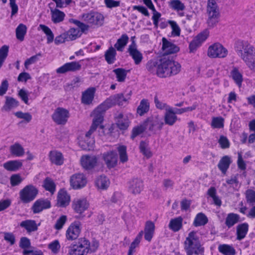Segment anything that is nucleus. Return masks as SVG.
<instances>
[{
    "instance_id": "nucleus-10",
    "label": "nucleus",
    "mask_w": 255,
    "mask_h": 255,
    "mask_svg": "<svg viewBox=\"0 0 255 255\" xmlns=\"http://www.w3.org/2000/svg\"><path fill=\"white\" fill-rule=\"evenodd\" d=\"M82 229V224L79 221H74L67 228L65 236L68 241H73L79 236Z\"/></svg>"
},
{
    "instance_id": "nucleus-13",
    "label": "nucleus",
    "mask_w": 255,
    "mask_h": 255,
    "mask_svg": "<svg viewBox=\"0 0 255 255\" xmlns=\"http://www.w3.org/2000/svg\"><path fill=\"white\" fill-rule=\"evenodd\" d=\"M143 181L138 178H133L128 182V191L133 194H139L143 189Z\"/></svg>"
},
{
    "instance_id": "nucleus-20",
    "label": "nucleus",
    "mask_w": 255,
    "mask_h": 255,
    "mask_svg": "<svg viewBox=\"0 0 255 255\" xmlns=\"http://www.w3.org/2000/svg\"><path fill=\"white\" fill-rule=\"evenodd\" d=\"M143 124L150 131H155L157 130H161L163 126V123L159 121L157 119L148 118L144 122Z\"/></svg>"
},
{
    "instance_id": "nucleus-59",
    "label": "nucleus",
    "mask_w": 255,
    "mask_h": 255,
    "mask_svg": "<svg viewBox=\"0 0 255 255\" xmlns=\"http://www.w3.org/2000/svg\"><path fill=\"white\" fill-rule=\"evenodd\" d=\"M169 24L172 29L171 34L174 36H178L180 34V28L177 22L174 20H168Z\"/></svg>"
},
{
    "instance_id": "nucleus-54",
    "label": "nucleus",
    "mask_w": 255,
    "mask_h": 255,
    "mask_svg": "<svg viewBox=\"0 0 255 255\" xmlns=\"http://www.w3.org/2000/svg\"><path fill=\"white\" fill-rule=\"evenodd\" d=\"M120 161L124 163L128 161V156L127 153V147L125 145H120L118 147Z\"/></svg>"
},
{
    "instance_id": "nucleus-14",
    "label": "nucleus",
    "mask_w": 255,
    "mask_h": 255,
    "mask_svg": "<svg viewBox=\"0 0 255 255\" xmlns=\"http://www.w3.org/2000/svg\"><path fill=\"white\" fill-rule=\"evenodd\" d=\"M115 124L121 130H126L129 126L130 121L127 117H124L121 112L114 114Z\"/></svg>"
},
{
    "instance_id": "nucleus-60",
    "label": "nucleus",
    "mask_w": 255,
    "mask_h": 255,
    "mask_svg": "<svg viewBox=\"0 0 255 255\" xmlns=\"http://www.w3.org/2000/svg\"><path fill=\"white\" fill-rule=\"evenodd\" d=\"M246 198L247 202L250 205H253L255 204V191L249 189L246 191Z\"/></svg>"
},
{
    "instance_id": "nucleus-40",
    "label": "nucleus",
    "mask_w": 255,
    "mask_h": 255,
    "mask_svg": "<svg viewBox=\"0 0 255 255\" xmlns=\"http://www.w3.org/2000/svg\"><path fill=\"white\" fill-rule=\"evenodd\" d=\"M130 93L128 96L125 97L123 93H119L114 95L113 98V104L118 106H123L124 103H127L129 99Z\"/></svg>"
},
{
    "instance_id": "nucleus-1",
    "label": "nucleus",
    "mask_w": 255,
    "mask_h": 255,
    "mask_svg": "<svg viewBox=\"0 0 255 255\" xmlns=\"http://www.w3.org/2000/svg\"><path fill=\"white\" fill-rule=\"evenodd\" d=\"M146 69L159 77L165 78L177 74L181 70V65L178 62L164 57L149 61Z\"/></svg>"
},
{
    "instance_id": "nucleus-30",
    "label": "nucleus",
    "mask_w": 255,
    "mask_h": 255,
    "mask_svg": "<svg viewBox=\"0 0 255 255\" xmlns=\"http://www.w3.org/2000/svg\"><path fill=\"white\" fill-rule=\"evenodd\" d=\"M232 163L231 157L225 155L222 157L218 164V167L224 174L226 173Z\"/></svg>"
},
{
    "instance_id": "nucleus-42",
    "label": "nucleus",
    "mask_w": 255,
    "mask_h": 255,
    "mask_svg": "<svg viewBox=\"0 0 255 255\" xmlns=\"http://www.w3.org/2000/svg\"><path fill=\"white\" fill-rule=\"evenodd\" d=\"M143 232L141 231L137 235L134 241L131 243L129 247L128 255H132L135 252V249L138 246L142 238Z\"/></svg>"
},
{
    "instance_id": "nucleus-55",
    "label": "nucleus",
    "mask_w": 255,
    "mask_h": 255,
    "mask_svg": "<svg viewBox=\"0 0 255 255\" xmlns=\"http://www.w3.org/2000/svg\"><path fill=\"white\" fill-rule=\"evenodd\" d=\"M169 6L176 11L183 10L185 6L180 0H171L169 3Z\"/></svg>"
},
{
    "instance_id": "nucleus-31",
    "label": "nucleus",
    "mask_w": 255,
    "mask_h": 255,
    "mask_svg": "<svg viewBox=\"0 0 255 255\" xmlns=\"http://www.w3.org/2000/svg\"><path fill=\"white\" fill-rule=\"evenodd\" d=\"M51 20L54 23L61 22L64 19L65 14L58 9H51L50 10Z\"/></svg>"
},
{
    "instance_id": "nucleus-57",
    "label": "nucleus",
    "mask_w": 255,
    "mask_h": 255,
    "mask_svg": "<svg viewBox=\"0 0 255 255\" xmlns=\"http://www.w3.org/2000/svg\"><path fill=\"white\" fill-rule=\"evenodd\" d=\"M61 246L58 240H55L48 245V249L54 254L58 253L60 251Z\"/></svg>"
},
{
    "instance_id": "nucleus-23",
    "label": "nucleus",
    "mask_w": 255,
    "mask_h": 255,
    "mask_svg": "<svg viewBox=\"0 0 255 255\" xmlns=\"http://www.w3.org/2000/svg\"><path fill=\"white\" fill-rule=\"evenodd\" d=\"M40 225V223L37 224L34 220L28 219L22 221L20 223L19 226L25 229L27 233L30 234L37 231Z\"/></svg>"
},
{
    "instance_id": "nucleus-37",
    "label": "nucleus",
    "mask_w": 255,
    "mask_h": 255,
    "mask_svg": "<svg viewBox=\"0 0 255 255\" xmlns=\"http://www.w3.org/2000/svg\"><path fill=\"white\" fill-rule=\"evenodd\" d=\"M149 110V103L148 100L143 99L140 102L139 105L136 109V113L140 116H143Z\"/></svg>"
},
{
    "instance_id": "nucleus-61",
    "label": "nucleus",
    "mask_w": 255,
    "mask_h": 255,
    "mask_svg": "<svg viewBox=\"0 0 255 255\" xmlns=\"http://www.w3.org/2000/svg\"><path fill=\"white\" fill-rule=\"evenodd\" d=\"M41 56V54L39 53L26 59L24 62V66L25 68L27 69L29 65L36 63L39 60V58Z\"/></svg>"
},
{
    "instance_id": "nucleus-49",
    "label": "nucleus",
    "mask_w": 255,
    "mask_h": 255,
    "mask_svg": "<svg viewBox=\"0 0 255 255\" xmlns=\"http://www.w3.org/2000/svg\"><path fill=\"white\" fill-rule=\"evenodd\" d=\"M148 141L141 140L139 146L140 152L147 158H149L152 156V153L148 148Z\"/></svg>"
},
{
    "instance_id": "nucleus-28",
    "label": "nucleus",
    "mask_w": 255,
    "mask_h": 255,
    "mask_svg": "<svg viewBox=\"0 0 255 255\" xmlns=\"http://www.w3.org/2000/svg\"><path fill=\"white\" fill-rule=\"evenodd\" d=\"M127 52L134 60L135 65L139 64L142 59L143 56L141 53L137 50V47H128Z\"/></svg>"
},
{
    "instance_id": "nucleus-19",
    "label": "nucleus",
    "mask_w": 255,
    "mask_h": 255,
    "mask_svg": "<svg viewBox=\"0 0 255 255\" xmlns=\"http://www.w3.org/2000/svg\"><path fill=\"white\" fill-rule=\"evenodd\" d=\"M208 33L204 31L198 34L190 42L189 44V50L190 52H193L198 47L201 46V44L207 38Z\"/></svg>"
},
{
    "instance_id": "nucleus-15",
    "label": "nucleus",
    "mask_w": 255,
    "mask_h": 255,
    "mask_svg": "<svg viewBox=\"0 0 255 255\" xmlns=\"http://www.w3.org/2000/svg\"><path fill=\"white\" fill-rule=\"evenodd\" d=\"M89 204L86 199L84 198L75 199L72 202V208L74 211L81 215L88 209Z\"/></svg>"
},
{
    "instance_id": "nucleus-26",
    "label": "nucleus",
    "mask_w": 255,
    "mask_h": 255,
    "mask_svg": "<svg viewBox=\"0 0 255 255\" xmlns=\"http://www.w3.org/2000/svg\"><path fill=\"white\" fill-rule=\"evenodd\" d=\"M249 230V224L247 223H244L239 224L236 227L237 240L241 241L244 239Z\"/></svg>"
},
{
    "instance_id": "nucleus-7",
    "label": "nucleus",
    "mask_w": 255,
    "mask_h": 255,
    "mask_svg": "<svg viewBox=\"0 0 255 255\" xmlns=\"http://www.w3.org/2000/svg\"><path fill=\"white\" fill-rule=\"evenodd\" d=\"M235 50L241 58L255 53V47L247 41H237L236 43Z\"/></svg>"
},
{
    "instance_id": "nucleus-53",
    "label": "nucleus",
    "mask_w": 255,
    "mask_h": 255,
    "mask_svg": "<svg viewBox=\"0 0 255 255\" xmlns=\"http://www.w3.org/2000/svg\"><path fill=\"white\" fill-rule=\"evenodd\" d=\"M146 129L143 123L140 125L135 126L131 130L130 138L134 139L135 137L142 133Z\"/></svg>"
},
{
    "instance_id": "nucleus-3",
    "label": "nucleus",
    "mask_w": 255,
    "mask_h": 255,
    "mask_svg": "<svg viewBox=\"0 0 255 255\" xmlns=\"http://www.w3.org/2000/svg\"><path fill=\"white\" fill-rule=\"evenodd\" d=\"M184 249L187 255H203L204 248L195 231L190 232L184 243Z\"/></svg>"
},
{
    "instance_id": "nucleus-4",
    "label": "nucleus",
    "mask_w": 255,
    "mask_h": 255,
    "mask_svg": "<svg viewBox=\"0 0 255 255\" xmlns=\"http://www.w3.org/2000/svg\"><path fill=\"white\" fill-rule=\"evenodd\" d=\"M89 248V241L85 238H80L69 247V255H87Z\"/></svg>"
},
{
    "instance_id": "nucleus-35",
    "label": "nucleus",
    "mask_w": 255,
    "mask_h": 255,
    "mask_svg": "<svg viewBox=\"0 0 255 255\" xmlns=\"http://www.w3.org/2000/svg\"><path fill=\"white\" fill-rule=\"evenodd\" d=\"M5 99V103L2 108V111H9L18 106V102L14 98L7 96Z\"/></svg>"
},
{
    "instance_id": "nucleus-17",
    "label": "nucleus",
    "mask_w": 255,
    "mask_h": 255,
    "mask_svg": "<svg viewBox=\"0 0 255 255\" xmlns=\"http://www.w3.org/2000/svg\"><path fill=\"white\" fill-rule=\"evenodd\" d=\"M80 161L84 168L90 170L97 165L98 158L95 155H85L81 157Z\"/></svg>"
},
{
    "instance_id": "nucleus-63",
    "label": "nucleus",
    "mask_w": 255,
    "mask_h": 255,
    "mask_svg": "<svg viewBox=\"0 0 255 255\" xmlns=\"http://www.w3.org/2000/svg\"><path fill=\"white\" fill-rule=\"evenodd\" d=\"M14 114L17 118L23 119L27 123L30 122L32 119V116L29 113L17 112Z\"/></svg>"
},
{
    "instance_id": "nucleus-11",
    "label": "nucleus",
    "mask_w": 255,
    "mask_h": 255,
    "mask_svg": "<svg viewBox=\"0 0 255 255\" xmlns=\"http://www.w3.org/2000/svg\"><path fill=\"white\" fill-rule=\"evenodd\" d=\"M227 54L228 50L219 43H216L209 46L208 50V55L212 58H224Z\"/></svg>"
},
{
    "instance_id": "nucleus-2",
    "label": "nucleus",
    "mask_w": 255,
    "mask_h": 255,
    "mask_svg": "<svg viewBox=\"0 0 255 255\" xmlns=\"http://www.w3.org/2000/svg\"><path fill=\"white\" fill-rule=\"evenodd\" d=\"M110 107L111 104L105 102L94 110V117L90 129L85 134L84 139L79 141V145L83 150H90L93 148L95 140L91 136L103 122L104 112Z\"/></svg>"
},
{
    "instance_id": "nucleus-45",
    "label": "nucleus",
    "mask_w": 255,
    "mask_h": 255,
    "mask_svg": "<svg viewBox=\"0 0 255 255\" xmlns=\"http://www.w3.org/2000/svg\"><path fill=\"white\" fill-rule=\"evenodd\" d=\"M22 166V163L18 160H12L6 162L3 165L4 168L9 171H15Z\"/></svg>"
},
{
    "instance_id": "nucleus-34",
    "label": "nucleus",
    "mask_w": 255,
    "mask_h": 255,
    "mask_svg": "<svg viewBox=\"0 0 255 255\" xmlns=\"http://www.w3.org/2000/svg\"><path fill=\"white\" fill-rule=\"evenodd\" d=\"M129 40V37L127 34H123L119 38L117 42L115 44V48L120 52H123L125 46L127 45Z\"/></svg>"
},
{
    "instance_id": "nucleus-38",
    "label": "nucleus",
    "mask_w": 255,
    "mask_h": 255,
    "mask_svg": "<svg viewBox=\"0 0 255 255\" xmlns=\"http://www.w3.org/2000/svg\"><path fill=\"white\" fill-rule=\"evenodd\" d=\"M240 220V216L238 214L231 213L227 215L225 220V225L229 228H231L237 224Z\"/></svg>"
},
{
    "instance_id": "nucleus-27",
    "label": "nucleus",
    "mask_w": 255,
    "mask_h": 255,
    "mask_svg": "<svg viewBox=\"0 0 255 255\" xmlns=\"http://www.w3.org/2000/svg\"><path fill=\"white\" fill-rule=\"evenodd\" d=\"M70 200V197L65 190L61 189L59 191L57 197V203L59 206H66L69 204Z\"/></svg>"
},
{
    "instance_id": "nucleus-36",
    "label": "nucleus",
    "mask_w": 255,
    "mask_h": 255,
    "mask_svg": "<svg viewBox=\"0 0 255 255\" xmlns=\"http://www.w3.org/2000/svg\"><path fill=\"white\" fill-rule=\"evenodd\" d=\"M10 153L15 157H21L24 154V149L19 143L16 142L9 147Z\"/></svg>"
},
{
    "instance_id": "nucleus-62",
    "label": "nucleus",
    "mask_w": 255,
    "mask_h": 255,
    "mask_svg": "<svg viewBox=\"0 0 255 255\" xmlns=\"http://www.w3.org/2000/svg\"><path fill=\"white\" fill-rule=\"evenodd\" d=\"M67 221V218L66 216H61L59 219H57L54 225V228L57 230H61L63 228L64 224L66 223Z\"/></svg>"
},
{
    "instance_id": "nucleus-29",
    "label": "nucleus",
    "mask_w": 255,
    "mask_h": 255,
    "mask_svg": "<svg viewBox=\"0 0 255 255\" xmlns=\"http://www.w3.org/2000/svg\"><path fill=\"white\" fill-rule=\"evenodd\" d=\"M50 160L52 163L57 165L63 163L64 158L62 153L56 150L51 151L49 153Z\"/></svg>"
},
{
    "instance_id": "nucleus-51",
    "label": "nucleus",
    "mask_w": 255,
    "mask_h": 255,
    "mask_svg": "<svg viewBox=\"0 0 255 255\" xmlns=\"http://www.w3.org/2000/svg\"><path fill=\"white\" fill-rule=\"evenodd\" d=\"M219 251L224 255H235V250L231 246L223 244L218 247Z\"/></svg>"
},
{
    "instance_id": "nucleus-41",
    "label": "nucleus",
    "mask_w": 255,
    "mask_h": 255,
    "mask_svg": "<svg viewBox=\"0 0 255 255\" xmlns=\"http://www.w3.org/2000/svg\"><path fill=\"white\" fill-rule=\"evenodd\" d=\"M208 222V219L207 216L203 213H199L196 216L193 225L195 227H199L204 226Z\"/></svg>"
},
{
    "instance_id": "nucleus-46",
    "label": "nucleus",
    "mask_w": 255,
    "mask_h": 255,
    "mask_svg": "<svg viewBox=\"0 0 255 255\" xmlns=\"http://www.w3.org/2000/svg\"><path fill=\"white\" fill-rule=\"evenodd\" d=\"M26 31V25L22 23L19 24L15 30L16 38L21 41H23Z\"/></svg>"
},
{
    "instance_id": "nucleus-48",
    "label": "nucleus",
    "mask_w": 255,
    "mask_h": 255,
    "mask_svg": "<svg viewBox=\"0 0 255 255\" xmlns=\"http://www.w3.org/2000/svg\"><path fill=\"white\" fill-rule=\"evenodd\" d=\"M43 186L46 190L49 191L52 194L55 191L56 185L53 180L50 178H45L43 181Z\"/></svg>"
},
{
    "instance_id": "nucleus-5",
    "label": "nucleus",
    "mask_w": 255,
    "mask_h": 255,
    "mask_svg": "<svg viewBox=\"0 0 255 255\" xmlns=\"http://www.w3.org/2000/svg\"><path fill=\"white\" fill-rule=\"evenodd\" d=\"M70 21L77 25L81 29V31L78 28H71L66 32L65 33L69 41L75 40L81 36L82 32H85L89 29L88 24L79 20L72 19Z\"/></svg>"
},
{
    "instance_id": "nucleus-16",
    "label": "nucleus",
    "mask_w": 255,
    "mask_h": 255,
    "mask_svg": "<svg viewBox=\"0 0 255 255\" xmlns=\"http://www.w3.org/2000/svg\"><path fill=\"white\" fill-rule=\"evenodd\" d=\"M86 183L87 179L83 174H75L71 177L70 184L74 189H77L83 187Z\"/></svg>"
},
{
    "instance_id": "nucleus-12",
    "label": "nucleus",
    "mask_w": 255,
    "mask_h": 255,
    "mask_svg": "<svg viewBox=\"0 0 255 255\" xmlns=\"http://www.w3.org/2000/svg\"><path fill=\"white\" fill-rule=\"evenodd\" d=\"M69 111L63 108H57L52 116L54 122L58 125H65L69 118Z\"/></svg>"
},
{
    "instance_id": "nucleus-22",
    "label": "nucleus",
    "mask_w": 255,
    "mask_h": 255,
    "mask_svg": "<svg viewBox=\"0 0 255 255\" xmlns=\"http://www.w3.org/2000/svg\"><path fill=\"white\" fill-rule=\"evenodd\" d=\"M50 207V202L47 199H40L36 200L32 207L34 213H39L44 209Z\"/></svg>"
},
{
    "instance_id": "nucleus-33",
    "label": "nucleus",
    "mask_w": 255,
    "mask_h": 255,
    "mask_svg": "<svg viewBox=\"0 0 255 255\" xmlns=\"http://www.w3.org/2000/svg\"><path fill=\"white\" fill-rule=\"evenodd\" d=\"M182 222L183 218L180 216L172 219L170 221L168 227L174 232H177L182 228Z\"/></svg>"
},
{
    "instance_id": "nucleus-44",
    "label": "nucleus",
    "mask_w": 255,
    "mask_h": 255,
    "mask_svg": "<svg viewBox=\"0 0 255 255\" xmlns=\"http://www.w3.org/2000/svg\"><path fill=\"white\" fill-rule=\"evenodd\" d=\"M242 59L251 70L255 71V53L244 56Z\"/></svg>"
},
{
    "instance_id": "nucleus-64",
    "label": "nucleus",
    "mask_w": 255,
    "mask_h": 255,
    "mask_svg": "<svg viewBox=\"0 0 255 255\" xmlns=\"http://www.w3.org/2000/svg\"><path fill=\"white\" fill-rule=\"evenodd\" d=\"M23 181V178L19 174H13L10 178V184L12 186L19 185Z\"/></svg>"
},
{
    "instance_id": "nucleus-39",
    "label": "nucleus",
    "mask_w": 255,
    "mask_h": 255,
    "mask_svg": "<svg viewBox=\"0 0 255 255\" xmlns=\"http://www.w3.org/2000/svg\"><path fill=\"white\" fill-rule=\"evenodd\" d=\"M95 185L99 189H106L110 185V181L106 176L101 175L96 178Z\"/></svg>"
},
{
    "instance_id": "nucleus-18",
    "label": "nucleus",
    "mask_w": 255,
    "mask_h": 255,
    "mask_svg": "<svg viewBox=\"0 0 255 255\" xmlns=\"http://www.w3.org/2000/svg\"><path fill=\"white\" fill-rule=\"evenodd\" d=\"M81 65L79 62H71L64 64L56 70V72L64 74L68 72H75L80 70Z\"/></svg>"
},
{
    "instance_id": "nucleus-50",
    "label": "nucleus",
    "mask_w": 255,
    "mask_h": 255,
    "mask_svg": "<svg viewBox=\"0 0 255 255\" xmlns=\"http://www.w3.org/2000/svg\"><path fill=\"white\" fill-rule=\"evenodd\" d=\"M43 32L47 36V43H50L53 42L54 40V34L49 27L44 24H40L39 26Z\"/></svg>"
},
{
    "instance_id": "nucleus-52",
    "label": "nucleus",
    "mask_w": 255,
    "mask_h": 255,
    "mask_svg": "<svg viewBox=\"0 0 255 255\" xmlns=\"http://www.w3.org/2000/svg\"><path fill=\"white\" fill-rule=\"evenodd\" d=\"M128 71V70H126L123 68H117L113 70V72L116 75L117 81L120 82H123L125 81Z\"/></svg>"
},
{
    "instance_id": "nucleus-24",
    "label": "nucleus",
    "mask_w": 255,
    "mask_h": 255,
    "mask_svg": "<svg viewBox=\"0 0 255 255\" xmlns=\"http://www.w3.org/2000/svg\"><path fill=\"white\" fill-rule=\"evenodd\" d=\"M155 231V225L151 221L146 222L144 229V239L146 241L150 242L154 235Z\"/></svg>"
},
{
    "instance_id": "nucleus-6",
    "label": "nucleus",
    "mask_w": 255,
    "mask_h": 255,
    "mask_svg": "<svg viewBox=\"0 0 255 255\" xmlns=\"http://www.w3.org/2000/svg\"><path fill=\"white\" fill-rule=\"evenodd\" d=\"M38 193L37 188L33 185L25 186L19 192V198L23 203H28L35 199Z\"/></svg>"
},
{
    "instance_id": "nucleus-43",
    "label": "nucleus",
    "mask_w": 255,
    "mask_h": 255,
    "mask_svg": "<svg viewBox=\"0 0 255 255\" xmlns=\"http://www.w3.org/2000/svg\"><path fill=\"white\" fill-rule=\"evenodd\" d=\"M233 79L236 84L241 87L243 80L242 74L239 72L238 69L234 67L231 72Z\"/></svg>"
},
{
    "instance_id": "nucleus-47",
    "label": "nucleus",
    "mask_w": 255,
    "mask_h": 255,
    "mask_svg": "<svg viewBox=\"0 0 255 255\" xmlns=\"http://www.w3.org/2000/svg\"><path fill=\"white\" fill-rule=\"evenodd\" d=\"M217 191L214 187H211L207 191V194L212 198L214 204L219 207L221 206L222 201L218 196L216 195Z\"/></svg>"
},
{
    "instance_id": "nucleus-58",
    "label": "nucleus",
    "mask_w": 255,
    "mask_h": 255,
    "mask_svg": "<svg viewBox=\"0 0 255 255\" xmlns=\"http://www.w3.org/2000/svg\"><path fill=\"white\" fill-rule=\"evenodd\" d=\"M224 119L221 117H214L212 119L211 126L213 128H221L224 127Z\"/></svg>"
},
{
    "instance_id": "nucleus-8",
    "label": "nucleus",
    "mask_w": 255,
    "mask_h": 255,
    "mask_svg": "<svg viewBox=\"0 0 255 255\" xmlns=\"http://www.w3.org/2000/svg\"><path fill=\"white\" fill-rule=\"evenodd\" d=\"M83 21L88 24L89 26L101 25L104 20L103 15L97 12L84 13L82 16Z\"/></svg>"
},
{
    "instance_id": "nucleus-25",
    "label": "nucleus",
    "mask_w": 255,
    "mask_h": 255,
    "mask_svg": "<svg viewBox=\"0 0 255 255\" xmlns=\"http://www.w3.org/2000/svg\"><path fill=\"white\" fill-rule=\"evenodd\" d=\"M96 89L95 88H89L82 93V103L85 105H90L92 103Z\"/></svg>"
},
{
    "instance_id": "nucleus-21",
    "label": "nucleus",
    "mask_w": 255,
    "mask_h": 255,
    "mask_svg": "<svg viewBox=\"0 0 255 255\" xmlns=\"http://www.w3.org/2000/svg\"><path fill=\"white\" fill-rule=\"evenodd\" d=\"M162 49L164 55H169L177 52L179 50V47L171 42L168 41L166 38L162 39Z\"/></svg>"
},
{
    "instance_id": "nucleus-56",
    "label": "nucleus",
    "mask_w": 255,
    "mask_h": 255,
    "mask_svg": "<svg viewBox=\"0 0 255 255\" xmlns=\"http://www.w3.org/2000/svg\"><path fill=\"white\" fill-rule=\"evenodd\" d=\"M8 50L9 47L6 45H3L0 48V69L8 56Z\"/></svg>"
},
{
    "instance_id": "nucleus-9",
    "label": "nucleus",
    "mask_w": 255,
    "mask_h": 255,
    "mask_svg": "<svg viewBox=\"0 0 255 255\" xmlns=\"http://www.w3.org/2000/svg\"><path fill=\"white\" fill-rule=\"evenodd\" d=\"M207 11L209 15L207 20L208 26L214 27L218 22L219 17V12L215 2L209 1Z\"/></svg>"
},
{
    "instance_id": "nucleus-32",
    "label": "nucleus",
    "mask_w": 255,
    "mask_h": 255,
    "mask_svg": "<svg viewBox=\"0 0 255 255\" xmlns=\"http://www.w3.org/2000/svg\"><path fill=\"white\" fill-rule=\"evenodd\" d=\"M177 120V117L173 112L172 108H169L166 110L164 115L165 124L169 126H173Z\"/></svg>"
}]
</instances>
